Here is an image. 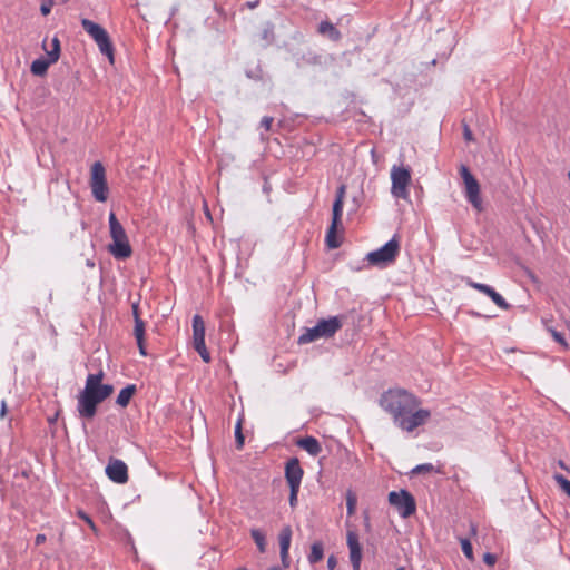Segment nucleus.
Returning a JSON list of instances; mask_svg holds the SVG:
<instances>
[{
    "instance_id": "f257e3e1",
    "label": "nucleus",
    "mask_w": 570,
    "mask_h": 570,
    "mask_svg": "<svg viewBox=\"0 0 570 570\" xmlns=\"http://www.w3.org/2000/svg\"><path fill=\"white\" fill-rule=\"evenodd\" d=\"M380 404L392 415L394 424L406 432L423 425L431 416L429 410L419 409L420 400L405 390H389Z\"/></svg>"
},
{
    "instance_id": "f03ea898",
    "label": "nucleus",
    "mask_w": 570,
    "mask_h": 570,
    "mask_svg": "<svg viewBox=\"0 0 570 570\" xmlns=\"http://www.w3.org/2000/svg\"><path fill=\"white\" fill-rule=\"evenodd\" d=\"M104 376L102 371L89 374L85 389L77 396V411L83 420H92L97 414L98 405L114 393L111 384L102 383Z\"/></svg>"
},
{
    "instance_id": "7ed1b4c3",
    "label": "nucleus",
    "mask_w": 570,
    "mask_h": 570,
    "mask_svg": "<svg viewBox=\"0 0 570 570\" xmlns=\"http://www.w3.org/2000/svg\"><path fill=\"white\" fill-rule=\"evenodd\" d=\"M109 229L112 243L109 244V253L117 259H126L131 256L132 249L125 228L117 219L115 213L109 214Z\"/></svg>"
},
{
    "instance_id": "20e7f679",
    "label": "nucleus",
    "mask_w": 570,
    "mask_h": 570,
    "mask_svg": "<svg viewBox=\"0 0 570 570\" xmlns=\"http://www.w3.org/2000/svg\"><path fill=\"white\" fill-rule=\"evenodd\" d=\"M343 316H332L327 320H320L315 326L307 327L298 337V344H308L320 338H330L341 330Z\"/></svg>"
},
{
    "instance_id": "39448f33",
    "label": "nucleus",
    "mask_w": 570,
    "mask_h": 570,
    "mask_svg": "<svg viewBox=\"0 0 570 570\" xmlns=\"http://www.w3.org/2000/svg\"><path fill=\"white\" fill-rule=\"evenodd\" d=\"M400 254V242L397 236H393L385 245L381 248L370 252L366 255V261L370 265L384 268L390 264H393Z\"/></svg>"
},
{
    "instance_id": "423d86ee",
    "label": "nucleus",
    "mask_w": 570,
    "mask_h": 570,
    "mask_svg": "<svg viewBox=\"0 0 570 570\" xmlns=\"http://www.w3.org/2000/svg\"><path fill=\"white\" fill-rule=\"evenodd\" d=\"M460 175L463 179L464 184V195L466 200L475 208L478 212L483 209L482 207V198L480 195V184L476 178L471 174L469 168L465 165H461Z\"/></svg>"
},
{
    "instance_id": "0eeeda50",
    "label": "nucleus",
    "mask_w": 570,
    "mask_h": 570,
    "mask_svg": "<svg viewBox=\"0 0 570 570\" xmlns=\"http://www.w3.org/2000/svg\"><path fill=\"white\" fill-rule=\"evenodd\" d=\"M391 194L395 198L406 199L409 197V185L411 183V171L403 166H393L391 169Z\"/></svg>"
},
{
    "instance_id": "6e6552de",
    "label": "nucleus",
    "mask_w": 570,
    "mask_h": 570,
    "mask_svg": "<svg viewBox=\"0 0 570 570\" xmlns=\"http://www.w3.org/2000/svg\"><path fill=\"white\" fill-rule=\"evenodd\" d=\"M389 502L395 507L402 518H409L416 511L414 497L406 490L392 491L389 493Z\"/></svg>"
},
{
    "instance_id": "1a4fd4ad",
    "label": "nucleus",
    "mask_w": 570,
    "mask_h": 570,
    "mask_svg": "<svg viewBox=\"0 0 570 570\" xmlns=\"http://www.w3.org/2000/svg\"><path fill=\"white\" fill-rule=\"evenodd\" d=\"M193 346L205 363L212 361L210 353L205 344V322L199 314L193 317Z\"/></svg>"
},
{
    "instance_id": "9d476101",
    "label": "nucleus",
    "mask_w": 570,
    "mask_h": 570,
    "mask_svg": "<svg viewBox=\"0 0 570 570\" xmlns=\"http://www.w3.org/2000/svg\"><path fill=\"white\" fill-rule=\"evenodd\" d=\"M107 476L119 484L128 481V468L126 463L119 459H110L106 466Z\"/></svg>"
},
{
    "instance_id": "9b49d317",
    "label": "nucleus",
    "mask_w": 570,
    "mask_h": 570,
    "mask_svg": "<svg viewBox=\"0 0 570 570\" xmlns=\"http://www.w3.org/2000/svg\"><path fill=\"white\" fill-rule=\"evenodd\" d=\"M304 471L297 458H292L285 465V479L288 487H301Z\"/></svg>"
},
{
    "instance_id": "f8f14e48",
    "label": "nucleus",
    "mask_w": 570,
    "mask_h": 570,
    "mask_svg": "<svg viewBox=\"0 0 570 570\" xmlns=\"http://www.w3.org/2000/svg\"><path fill=\"white\" fill-rule=\"evenodd\" d=\"M347 547L350 550V560L353 567V570H360L361 561H362V547L358 541V535L354 531L347 532Z\"/></svg>"
},
{
    "instance_id": "ddd939ff",
    "label": "nucleus",
    "mask_w": 570,
    "mask_h": 570,
    "mask_svg": "<svg viewBox=\"0 0 570 570\" xmlns=\"http://www.w3.org/2000/svg\"><path fill=\"white\" fill-rule=\"evenodd\" d=\"M468 284L472 288L489 296L492 299V302L501 309L508 311L511 307L510 304L498 292H495L494 288H492L491 286H489L487 284H482V283L472 282V281H470Z\"/></svg>"
},
{
    "instance_id": "4468645a",
    "label": "nucleus",
    "mask_w": 570,
    "mask_h": 570,
    "mask_svg": "<svg viewBox=\"0 0 570 570\" xmlns=\"http://www.w3.org/2000/svg\"><path fill=\"white\" fill-rule=\"evenodd\" d=\"M279 548H281V560L285 568L289 567V546L292 540V529L289 525H286L282 529L279 533Z\"/></svg>"
},
{
    "instance_id": "2eb2a0df",
    "label": "nucleus",
    "mask_w": 570,
    "mask_h": 570,
    "mask_svg": "<svg viewBox=\"0 0 570 570\" xmlns=\"http://www.w3.org/2000/svg\"><path fill=\"white\" fill-rule=\"evenodd\" d=\"M342 216H335L333 214L332 224L327 229L325 242L328 248L335 249L341 246V242L336 236L337 226L341 224Z\"/></svg>"
},
{
    "instance_id": "dca6fc26",
    "label": "nucleus",
    "mask_w": 570,
    "mask_h": 570,
    "mask_svg": "<svg viewBox=\"0 0 570 570\" xmlns=\"http://www.w3.org/2000/svg\"><path fill=\"white\" fill-rule=\"evenodd\" d=\"M97 43L100 52L109 59L111 63H114V46L110 40V37L107 31H105L102 35L94 39Z\"/></svg>"
},
{
    "instance_id": "f3484780",
    "label": "nucleus",
    "mask_w": 570,
    "mask_h": 570,
    "mask_svg": "<svg viewBox=\"0 0 570 570\" xmlns=\"http://www.w3.org/2000/svg\"><path fill=\"white\" fill-rule=\"evenodd\" d=\"M296 444L313 456H317L322 452L321 443L314 436L302 438Z\"/></svg>"
},
{
    "instance_id": "a211bd4d",
    "label": "nucleus",
    "mask_w": 570,
    "mask_h": 570,
    "mask_svg": "<svg viewBox=\"0 0 570 570\" xmlns=\"http://www.w3.org/2000/svg\"><path fill=\"white\" fill-rule=\"evenodd\" d=\"M134 335H135V338L137 341L139 353L142 356H146L147 352H146V347H145V322L141 320L140 316L136 317L135 327H134Z\"/></svg>"
},
{
    "instance_id": "6ab92c4d",
    "label": "nucleus",
    "mask_w": 570,
    "mask_h": 570,
    "mask_svg": "<svg viewBox=\"0 0 570 570\" xmlns=\"http://www.w3.org/2000/svg\"><path fill=\"white\" fill-rule=\"evenodd\" d=\"M318 33L326 36L332 41H338L342 38L341 31L330 21H322L318 24Z\"/></svg>"
},
{
    "instance_id": "aec40b11",
    "label": "nucleus",
    "mask_w": 570,
    "mask_h": 570,
    "mask_svg": "<svg viewBox=\"0 0 570 570\" xmlns=\"http://www.w3.org/2000/svg\"><path fill=\"white\" fill-rule=\"evenodd\" d=\"M81 26L83 30L92 38L96 39L100 35H102L106 30L98 23L83 18L81 19Z\"/></svg>"
},
{
    "instance_id": "412c9836",
    "label": "nucleus",
    "mask_w": 570,
    "mask_h": 570,
    "mask_svg": "<svg viewBox=\"0 0 570 570\" xmlns=\"http://www.w3.org/2000/svg\"><path fill=\"white\" fill-rule=\"evenodd\" d=\"M345 194H346V186L344 184H342L336 190L335 200L333 203L332 212H333V214H335V216L343 215V205H344Z\"/></svg>"
},
{
    "instance_id": "4be33fe9",
    "label": "nucleus",
    "mask_w": 570,
    "mask_h": 570,
    "mask_svg": "<svg viewBox=\"0 0 570 570\" xmlns=\"http://www.w3.org/2000/svg\"><path fill=\"white\" fill-rule=\"evenodd\" d=\"M55 62L56 61H51L50 57H48L47 59H36L31 63V72L35 76H43L47 72L49 66Z\"/></svg>"
},
{
    "instance_id": "5701e85b",
    "label": "nucleus",
    "mask_w": 570,
    "mask_h": 570,
    "mask_svg": "<svg viewBox=\"0 0 570 570\" xmlns=\"http://www.w3.org/2000/svg\"><path fill=\"white\" fill-rule=\"evenodd\" d=\"M135 392H136V385H134V384L127 385L119 392L116 403L121 407H126L129 404Z\"/></svg>"
},
{
    "instance_id": "b1692460",
    "label": "nucleus",
    "mask_w": 570,
    "mask_h": 570,
    "mask_svg": "<svg viewBox=\"0 0 570 570\" xmlns=\"http://www.w3.org/2000/svg\"><path fill=\"white\" fill-rule=\"evenodd\" d=\"M91 193L96 200L106 202L108 197L107 181L91 184Z\"/></svg>"
},
{
    "instance_id": "393cba45",
    "label": "nucleus",
    "mask_w": 570,
    "mask_h": 570,
    "mask_svg": "<svg viewBox=\"0 0 570 570\" xmlns=\"http://www.w3.org/2000/svg\"><path fill=\"white\" fill-rule=\"evenodd\" d=\"M324 557V547L321 541H316L311 547V553L308 554V561L311 564L317 563Z\"/></svg>"
},
{
    "instance_id": "a878e982",
    "label": "nucleus",
    "mask_w": 570,
    "mask_h": 570,
    "mask_svg": "<svg viewBox=\"0 0 570 570\" xmlns=\"http://www.w3.org/2000/svg\"><path fill=\"white\" fill-rule=\"evenodd\" d=\"M106 181V171L100 161H96L91 167L90 185L96 183Z\"/></svg>"
},
{
    "instance_id": "bb28decb",
    "label": "nucleus",
    "mask_w": 570,
    "mask_h": 570,
    "mask_svg": "<svg viewBox=\"0 0 570 570\" xmlns=\"http://www.w3.org/2000/svg\"><path fill=\"white\" fill-rule=\"evenodd\" d=\"M250 535H252L254 542L256 543L259 552L264 553L266 551V539H265L264 532L259 529H252Z\"/></svg>"
},
{
    "instance_id": "cd10ccee",
    "label": "nucleus",
    "mask_w": 570,
    "mask_h": 570,
    "mask_svg": "<svg viewBox=\"0 0 570 570\" xmlns=\"http://www.w3.org/2000/svg\"><path fill=\"white\" fill-rule=\"evenodd\" d=\"M52 48L48 50L46 48V40L43 41V48L47 51V56L51 58V61H57L60 56V41L57 37L51 40Z\"/></svg>"
},
{
    "instance_id": "c85d7f7f",
    "label": "nucleus",
    "mask_w": 570,
    "mask_h": 570,
    "mask_svg": "<svg viewBox=\"0 0 570 570\" xmlns=\"http://www.w3.org/2000/svg\"><path fill=\"white\" fill-rule=\"evenodd\" d=\"M553 480L557 482L559 488L570 498V481L560 473L553 474Z\"/></svg>"
},
{
    "instance_id": "c756f323",
    "label": "nucleus",
    "mask_w": 570,
    "mask_h": 570,
    "mask_svg": "<svg viewBox=\"0 0 570 570\" xmlns=\"http://www.w3.org/2000/svg\"><path fill=\"white\" fill-rule=\"evenodd\" d=\"M235 442H236V449L242 450L244 446L245 438L242 432V419L238 420L236 426H235Z\"/></svg>"
},
{
    "instance_id": "7c9ffc66",
    "label": "nucleus",
    "mask_w": 570,
    "mask_h": 570,
    "mask_svg": "<svg viewBox=\"0 0 570 570\" xmlns=\"http://www.w3.org/2000/svg\"><path fill=\"white\" fill-rule=\"evenodd\" d=\"M356 502H357L356 495L352 491H348L346 494V508H347L348 515L354 514L355 508H356Z\"/></svg>"
},
{
    "instance_id": "2f4dec72",
    "label": "nucleus",
    "mask_w": 570,
    "mask_h": 570,
    "mask_svg": "<svg viewBox=\"0 0 570 570\" xmlns=\"http://www.w3.org/2000/svg\"><path fill=\"white\" fill-rule=\"evenodd\" d=\"M434 471H436V470L433 464L424 463V464H419L415 468H413L411 473L412 474H421V473H432Z\"/></svg>"
},
{
    "instance_id": "473e14b6",
    "label": "nucleus",
    "mask_w": 570,
    "mask_h": 570,
    "mask_svg": "<svg viewBox=\"0 0 570 570\" xmlns=\"http://www.w3.org/2000/svg\"><path fill=\"white\" fill-rule=\"evenodd\" d=\"M461 548L464 556L472 560L473 559V548L469 539H461Z\"/></svg>"
},
{
    "instance_id": "72a5a7b5",
    "label": "nucleus",
    "mask_w": 570,
    "mask_h": 570,
    "mask_svg": "<svg viewBox=\"0 0 570 570\" xmlns=\"http://www.w3.org/2000/svg\"><path fill=\"white\" fill-rule=\"evenodd\" d=\"M301 487H289V505L295 508L297 504V494Z\"/></svg>"
},
{
    "instance_id": "f704fd0d",
    "label": "nucleus",
    "mask_w": 570,
    "mask_h": 570,
    "mask_svg": "<svg viewBox=\"0 0 570 570\" xmlns=\"http://www.w3.org/2000/svg\"><path fill=\"white\" fill-rule=\"evenodd\" d=\"M549 332L551 333L552 337L554 338L556 342H558L559 344H561L562 346L567 347V343H566V340H564V336L562 333L553 330V328H548Z\"/></svg>"
},
{
    "instance_id": "c9c22d12",
    "label": "nucleus",
    "mask_w": 570,
    "mask_h": 570,
    "mask_svg": "<svg viewBox=\"0 0 570 570\" xmlns=\"http://www.w3.org/2000/svg\"><path fill=\"white\" fill-rule=\"evenodd\" d=\"M78 517L83 520L92 530H96V525L92 521V519L82 510L78 511Z\"/></svg>"
},
{
    "instance_id": "e433bc0d",
    "label": "nucleus",
    "mask_w": 570,
    "mask_h": 570,
    "mask_svg": "<svg viewBox=\"0 0 570 570\" xmlns=\"http://www.w3.org/2000/svg\"><path fill=\"white\" fill-rule=\"evenodd\" d=\"M52 6H53V1L52 0H45L41 6H40V11L43 16H47L50 13L51 9H52Z\"/></svg>"
},
{
    "instance_id": "4c0bfd02",
    "label": "nucleus",
    "mask_w": 570,
    "mask_h": 570,
    "mask_svg": "<svg viewBox=\"0 0 570 570\" xmlns=\"http://www.w3.org/2000/svg\"><path fill=\"white\" fill-rule=\"evenodd\" d=\"M483 562L489 567H493L497 562V556L493 553L487 552L483 554Z\"/></svg>"
},
{
    "instance_id": "58836bf2",
    "label": "nucleus",
    "mask_w": 570,
    "mask_h": 570,
    "mask_svg": "<svg viewBox=\"0 0 570 570\" xmlns=\"http://www.w3.org/2000/svg\"><path fill=\"white\" fill-rule=\"evenodd\" d=\"M273 121H274L273 117L265 116L261 120V127H263L266 131H268L272 127Z\"/></svg>"
},
{
    "instance_id": "ea45409f",
    "label": "nucleus",
    "mask_w": 570,
    "mask_h": 570,
    "mask_svg": "<svg viewBox=\"0 0 570 570\" xmlns=\"http://www.w3.org/2000/svg\"><path fill=\"white\" fill-rule=\"evenodd\" d=\"M463 136H464V139L466 141H472L473 140V135H472V131L471 129L469 128L468 125H464V128H463Z\"/></svg>"
},
{
    "instance_id": "a19ab883",
    "label": "nucleus",
    "mask_w": 570,
    "mask_h": 570,
    "mask_svg": "<svg viewBox=\"0 0 570 570\" xmlns=\"http://www.w3.org/2000/svg\"><path fill=\"white\" fill-rule=\"evenodd\" d=\"M337 564V560L334 556H330L328 559H327V568L330 570H333Z\"/></svg>"
},
{
    "instance_id": "79ce46f5",
    "label": "nucleus",
    "mask_w": 570,
    "mask_h": 570,
    "mask_svg": "<svg viewBox=\"0 0 570 570\" xmlns=\"http://www.w3.org/2000/svg\"><path fill=\"white\" fill-rule=\"evenodd\" d=\"M45 541H46V535L42 533L37 534L35 538L36 546H40V544L45 543Z\"/></svg>"
},
{
    "instance_id": "37998d69",
    "label": "nucleus",
    "mask_w": 570,
    "mask_h": 570,
    "mask_svg": "<svg viewBox=\"0 0 570 570\" xmlns=\"http://www.w3.org/2000/svg\"><path fill=\"white\" fill-rule=\"evenodd\" d=\"M132 315H134V320L135 321H136L137 316H140V314H139V304L138 303H134L132 304Z\"/></svg>"
},
{
    "instance_id": "c03bdc74",
    "label": "nucleus",
    "mask_w": 570,
    "mask_h": 570,
    "mask_svg": "<svg viewBox=\"0 0 570 570\" xmlns=\"http://www.w3.org/2000/svg\"><path fill=\"white\" fill-rule=\"evenodd\" d=\"M258 0H254V1H248L246 2V6L249 8V9H254L258 6Z\"/></svg>"
},
{
    "instance_id": "a18cd8bd",
    "label": "nucleus",
    "mask_w": 570,
    "mask_h": 570,
    "mask_svg": "<svg viewBox=\"0 0 570 570\" xmlns=\"http://www.w3.org/2000/svg\"><path fill=\"white\" fill-rule=\"evenodd\" d=\"M558 465H559L561 469H563V470H566V471H569V468L567 466V464H566L562 460H559V461H558Z\"/></svg>"
},
{
    "instance_id": "49530a36",
    "label": "nucleus",
    "mask_w": 570,
    "mask_h": 570,
    "mask_svg": "<svg viewBox=\"0 0 570 570\" xmlns=\"http://www.w3.org/2000/svg\"><path fill=\"white\" fill-rule=\"evenodd\" d=\"M57 417H58V413H56V415L49 417L48 419L49 424H51V425L55 424L57 422Z\"/></svg>"
},
{
    "instance_id": "de8ad7c7",
    "label": "nucleus",
    "mask_w": 570,
    "mask_h": 570,
    "mask_svg": "<svg viewBox=\"0 0 570 570\" xmlns=\"http://www.w3.org/2000/svg\"><path fill=\"white\" fill-rule=\"evenodd\" d=\"M6 413V403L4 401L1 402V415L3 416Z\"/></svg>"
},
{
    "instance_id": "09e8293b",
    "label": "nucleus",
    "mask_w": 570,
    "mask_h": 570,
    "mask_svg": "<svg viewBox=\"0 0 570 570\" xmlns=\"http://www.w3.org/2000/svg\"><path fill=\"white\" fill-rule=\"evenodd\" d=\"M395 570H406L404 567H397Z\"/></svg>"
},
{
    "instance_id": "8fccbe9b",
    "label": "nucleus",
    "mask_w": 570,
    "mask_h": 570,
    "mask_svg": "<svg viewBox=\"0 0 570 570\" xmlns=\"http://www.w3.org/2000/svg\"><path fill=\"white\" fill-rule=\"evenodd\" d=\"M63 3L68 2L69 0H61Z\"/></svg>"
},
{
    "instance_id": "3c124183",
    "label": "nucleus",
    "mask_w": 570,
    "mask_h": 570,
    "mask_svg": "<svg viewBox=\"0 0 570 570\" xmlns=\"http://www.w3.org/2000/svg\"><path fill=\"white\" fill-rule=\"evenodd\" d=\"M568 178H569V180H570V171L568 173Z\"/></svg>"
}]
</instances>
